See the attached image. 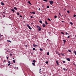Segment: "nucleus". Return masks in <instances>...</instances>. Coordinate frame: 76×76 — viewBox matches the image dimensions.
I'll use <instances>...</instances> for the list:
<instances>
[{"label": "nucleus", "mask_w": 76, "mask_h": 76, "mask_svg": "<svg viewBox=\"0 0 76 76\" xmlns=\"http://www.w3.org/2000/svg\"><path fill=\"white\" fill-rule=\"evenodd\" d=\"M64 44H65V43L64 42Z\"/></svg>", "instance_id": "nucleus-60"}, {"label": "nucleus", "mask_w": 76, "mask_h": 76, "mask_svg": "<svg viewBox=\"0 0 76 76\" xmlns=\"http://www.w3.org/2000/svg\"><path fill=\"white\" fill-rule=\"evenodd\" d=\"M42 26L43 27H45V25L44 24H43L42 25Z\"/></svg>", "instance_id": "nucleus-15"}, {"label": "nucleus", "mask_w": 76, "mask_h": 76, "mask_svg": "<svg viewBox=\"0 0 76 76\" xmlns=\"http://www.w3.org/2000/svg\"><path fill=\"white\" fill-rule=\"evenodd\" d=\"M31 25H33V23H31Z\"/></svg>", "instance_id": "nucleus-54"}, {"label": "nucleus", "mask_w": 76, "mask_h": 76, "mask_svg": "<svg viewBox=\"0 0 76 76\" xmlns=\"http://www.w3.org/2000/svg\"><path fill=\"white\" fill-rule=\"evenodd\" d=\"M32 13H33V14H34V15H35V12H33Z\"/></svg>", "instance_id": "nucleus-21"}, {"label": "nucleus", "mask_w": 76, "mask_h": 76, "mask_svg": "<svg viewBox=\"0 0 76 76\" xmlns=\"http://www.w3.org/2000/svg\"><path fill=\"white\" fill-rule=\"evenodd\" d=\"M66 35H68V33L67 32H66Z\"/></svg>", "instance_id": "nucleus-41"}, {"label": "nucleus", "mask_w": 76, "mask_h": 76, "mask_svg": "<svg viewBox=\"0 0 76 76\" xmlns=\"http://www.w3.org/2000/svg\"><path fill=\"white\" fill-rule=\"evenodd\" d=\"M41 73V71L39 70V73Z\"/></svg>", "instance_id": "nucleus-53"}, {"label": "nucleus", "mask_w": 76, "mask_h": 76, "mask_svg": "<svg viewBox=\"0 0 76 76\" xmlns=\"http://www.w3.org/2000/svg\"><path fill=\"white\" fill-rule=\"evenodd\" d=\"M56 64H57V66H58V61H56Z\"/></svg>", "instance_id": "nucleus-5"}, {"label": "nucleus", "mask_w": 76, "mask_h": 76, "mask_svg": "<svg viewBox=\"0 0 76 76\" xmlns=\"http://www.w3.org/2000/svg\"><path fill=\"white\" fill-rule=\"evenodd\" d=\"M39 50H40V51H43V50H42V49L41 48H40Z\"/></svg>", "instance_id": "nucleus-26"}, {"label": "nucleus", "mask_w": 76, "mask_h": 76, "mask_svg": "<svg viewBox=\"0 0 76 76\" xmlns=\"http://www.w3.org/2000/svg\"><path fill=\"white\" fill-rule=\"evenodd\" d=\"M37 28H38V31H41V30L42 29L41 28L40 26H37Z\"/></svg>", "instance_id": "nucleus-1"}, {"label": "nucleus", "mask_w": 76, "mask_h": 76, "mask_svg": "<svg viewBox=\"0 0 76 76\" xmlns=\"http://www.w3.org/2000/svg\"><path fill=\"white\" fill-rule=\"evenodd\" d=\"M61 55H62V56H64V54H61Z\"/></svg>", "instance_id": "nucleus-46"}, {"label": "nucleus", "mask_w": 76, "mask_h": 76, "mask_svg": "<svg viewBox=\"0 0 76 76\" xmlns=\"http://www.w3.org/2000/svg\"><path fill=\"white\" fill-rule=\"evenodd\" d=\"M5 61H6V60H4V62H5Z\"/></svg>", "instance_id": "nucleus-45"}, {"label": "nucleus", "mask_w": 76, "mask_h": 76, "mask_svg": "<svg viewBox=\"0 0 76 76\" xmlns=\"http://www.w3.org/2000/svg\"><path fill=\"white\" fill-rule=\"evenodd\" d=\"M60 16H61V17L62 16L61 15Z\"/></svg>", "instance_id": "nucleus-62"}, {"label": "nucleus", "mask_w": 76, "mask_h": 76, "mask_svg": "<svg viewBox=\"0 0 76 76\" xmlns=\"http://www.w3.org/2000/svg\"><path fill=\"white\" fill-rule=\"evenodd\" d=\"M49 3H50V4H53V3H54V2L53 1H50Z\"/></svg>", "instance_id": "nucleus-3"}, {"label": "nucleus", "mask_w": 76, "mask_h": 76, "mask_svg": "<svg viewBox=\"0 0 76 76\" xmlns=\"http://www.w3.org/2000/svg\"><path fill=\"white\" fill-rule=\"evenodd\" d=\"M39 22L40 23H41L42 24V22L41 20H40Z\"/></svg>", "instance_id": "nucleus-20"}, {"label": "nucleus", "mask_w": 76, "mask_h": 76, "mask_svg": "<svg viewBox=\"0 0 76 76\" xmlns=\"http://www.w3.org/2000/svg\"><path fill=\"white\" fill-rule=\"evenodd\" d=\"M30 13H31V14H32V12H30Z\"/></svg>", "instance_id": "nucleus-52"}, {"label": "nucleus", "mask_w": 76, "mask_h": 76, "mask_svg": "<svg viewBox=\"0 0 76 76\" xmlns=\"http://www.w3.org/2000/svg\"><path fill=\"white\" fill-rule=\"evenodd\" d=\"M10 64H8V66H9L10 65Z\"/></svg>", "instance_id": "nucleus-42"}, {"label": "nucleus", "mask_w": 76, "mask_h": 76, "mask_svg": "<svg viewBox=\"0 0 76 76\" xmlns=\"http://www.w3.org/2000/svg\"><path fill=\"white\" fill-rule=\"evenodd\" d=\"M47 40H48V39H47Z\"/></svg>", "instance_id": "nucleus-64"}, {"label": "nucleus", "mask_w": 76, "mask_h": 76, "mask_svg": "<svg viewBox=\"0 0 76 76\" xmlns=\"http://www.w3.org/2000/svg\"><path fill=\"white\" fill-rule=\"evenodd\" d=\"M28 3H29V4H31V5H32V4H31V2H30V1H28Z\"/></svg>", "instance_id": "nucleus-9"}, {"label": "nucleus", "mask_w": 76, "mask_h": 76, "mask_svg": "<svg viewBox=\"0 0 76 76\" xmlns=\"http://www.w3.org/2000/svg\"><path fill=\"white\" fill-rule=\"evenodd\" d=\"M48 20L49 21H51V19H50V18H48Z\"/></svg>", "instance_id": "nucleus-22"}, {"label": "nucleus", "mask_w": 76, "mask_h": 76, "mask_svg": "<svg viewBox=\"0 0 76 76\" xmlns=\"http://www.w3.org/2000/svg\"><path fill=\"white\" fill-rule=\"evenodd\" d=\"M47 8H50V6H48L47 7Z\"/></svg>", "instance_id": "nucleus-32"}, {"label": "nucleus", "mask_w": 76, "mask_h": 76, "mask_svg": "<svg viewBox=\"0 0 76 76\" xmlns=\"http://www.w3.org/2000/svg\"><path fill=\"white\" fill-rule=\"evenodd\" d=\"M41 68L40 69H39V70L41 71Z\"/></svg>", "instance_id": "nucleus-57"}, {"label": "nucleus", "mask_w": 76, "mask_h": 76, "mask_svg": "<svg viewBox=\"0 0 76 76\" xmlns=\"http://www.w3.org/2000/svg\"><path fill=\"white\" fill-rule=\"evenodd\" d=\"M59 14L60 16L61 15V14H60V13H59Z\"/></svg>", "instance_id": "nucleus-51"}, {"label": "nucleus", "mask_w": 76, "mask_h": 76, "mask_svg": "<svg viewBox=\"0 0 76 76\" xmlns=\"http://www.w3.org/2000/svg\"><path fill=\"white\" fill-rule=\"evenodd\" d=\"M49 54H50V53H49V52H48L47 53V55H48V56H49Z\"/></svg>", "instance_id": "nucleus-29"}, {"label": "nucleus", "mask_w": 76, "mask_h": 76, "mask_svg": "<svg viewBox=\"0 0 76 76\" xmlns=\"http://www.w3.org/2000/svg\"><path fill=\"white\" fill-rule=\"evenodd\" d=\"M67 12L68 13H70V11L68 10L67 11Z\"/></svg>", "instance_id": "nucleus-28"}, {"label": "nucleus", "mask_w": 76, "mask_h": 76, "mask_svg": "<svg viewBox=\"0 0 76 76\" xmlns=\"http://www.w3.org/2000/svg\"><path fill=\"white\" fill-rule=\"evenodd\" d=\"M32 61L33 63H35V62H36V61L35 60H33Z\"/></svg>", "instance_id": "nucleus-13"}, {"label": "nucleus", "mask_w": 76, "mask_h": 76, "mask_svg": "<svg viewBox=\"0 0 76 76\" xmlns=\"http://www.w3.org/2000/svg\"><path fill=\"white\" fill-rule=\"evenodd\" d=\"M58 55H59V56H60V54L58 53Z\"/></svg>", "instance_id": "nucleus-50"}, {"label": "nucleus", "mask_w": 76, "mask_h": 76, "mask_svg": "<svg viewBox=\"0 0 76 76\" xmlns=\"http://www.w3.org/2000/svg\"><path fill=\"white\" fill-rule=\"evenodd\" d=\"M68 51L70 53H72V51L70 50H69Z\"/></svg>", "instance_id": "nucleus-23"}, {"label": "nucleus", "mask_w": 76, "mask_h": 76, "mask_svg": "<svg viewBox=\"0 0 76 76\" xmlns=\"http://www.w3.org/2000/svg\"><path fill=\"white\" fill-rule=\"evenodd\" d=\"M63 70H66V69H65V68H63Z\"/></svg>", "instance_id": "nucleus-47"}, {"label": "nucleus", "mask_w": 76, "mask_h": 76, "mask_svg": "<svg viewBox=\"0 0 76 76\" xmlns=\"http://www.w3.org/2000/svg\"><path fill=\"white\" fill-rule=\"evenodd\" d=\"M7 42H12V41L10 40H7Z\"/></svg>", "instance_id": "nucleus-8"}, {"label": "nucleus", "mask_w": 76, "mask_h": 76, "mask_svg": "<svg viewBox=\"0 0 76 76\" xmlns=\"http://www.w3.org/2000/svg\"><path fill=\"white\" fill-rule=\"evenodd\" d=\"M61 33L62 34H63V35H64V33L63 32H61Z\"/></svg>", "instance_id": "nucleus-24"}, {"label": "nucleus", "mask_w": 76, "mask_h": 76, "mask_svg": "<svg viewBox=\"0 0 76 76\" xmlns=\"http://www.w3.org/2000/svg\"><path fill=\"white\" fill-rule=\"evenodd\" d=\"M73 64H74V63H73Z\"/></svg>", "instance_id": "nucleus-63"}, {"label": "nucleus", "mask_w": 76, "mask_h": 76, "mask_svg": "<svg viewBox=\"0 0 76 76\" xmlns=\"http://www.w3.org/2000/svg\"><path fill=\"white\" fill-rule=\"evenodd\" d=\"M34 47H37L38 46V45H36L35 44H33V45Z\"/></svg>", "instance_id": "nucleus-6"}, {"label": "nucleus", "mask_w": 76, "mask_h": 76, "mask_svg": "<svg viewBox=\"0 0 76 76\" xmlns=\"http://www.w3.org/2000/svg\"><path fill=\"white\" fill-rule=\"evenodd\" d=\"M66 60H67V61H70V58H66Z\"/></svg>", "instance_id": "nucleus-4"}, {"label": "nucleus", "mask_w": 76, "mask_h": 76, "mask_svg": "<svg viewBox=\"0 0 76 76\" xmlns=\"http://www.w3.org/2000/svg\"><path fill=\"white\" fill-rule=\"evenodd\" d=\"M42 7H44V6H42Z\"/></svg>", "instance_id": "nucleus-58"}, {"label": "nucleus", "mask_w": 76, "mask_h": 76, "mask_svg": "<svg viewBox=\"0 0 76 76\" xmlns=\"http://www.w3.org/2000/svg\"><path fill=\"white\" fill-rule=\"evenodd\" d=\"M45 23H46V25H48V23L47 22V21L45 20Z\"/></svg>", "instance_id": "nucleus-16"}, {"label": "nucleus", "mask_w": 76, "mask_h": 76, "mask_svg": "<svg viewBox=\"0 0 76 76\" xmlns=\"http://www.w3.org/2000/svg\"><path fill=\"white\" fill-rule=\"evenodd\" d=\"M5 12H6L5 11V12H4V13H5Z\"/></svg>", "instance_id": "nucleus-61"}, {"label": "nucleus", "mask_w": 76, "mask_h": 76, "mask_svg": "<svg viewBox=\"0 0 76 76\" xmlns=\"http://www.w3.org/2000/svg\"><path fill=\"white\" fill-rule=\"evenodd\" d=\"M45 63H46V64H48V61H47L45 62Z\"/></svg>", "instance_id": "nucleus-25"}, {"label": "nucleus", "mask_w": 76, "mask_h": 76, "mask_svg": "<svg viewBox=\"0 0 76 76\" xmlns=\"http://www.w3.org/2000/svg\"><path fill=\"white\" fill-rule=\"evenodd\" d=\"M74 53H75V55H76V51H74Z\"/></svg>", "instance_id": "nucleus-31"}, {"label": "nucleus", "mask_w": 76, "mask_h": 76, "mask_svg": "<svg viewBox=\"0 0 76 76\" xmlns=\"http://www.w3.org/2000/svg\"><path fill=\"white\" fill-rule=\"evenodd\" d=\"M13 63H16V61H15V60H13Z\"/></svg>", "instance_id": "nucleus-14"}, {"label": "nucleus", "mask_w": 76, "mask_h": 76, "mask_svg": "<svg viewBox=\"0 0 76 76\" xmlns=\"http://www.w3.org/2000/svg\"><path fill=\"white\" fill-rule=\"evenodd\" d=\"M64 10H65V11L66 10V9H64Z\"/></svg>", "instance_id": "nucleus-48"}, {"label": "nucleus", "mask_w": 76, "mask_h": 76, "mask_svg": "<svg viewBox=\"0 0 76 76\" xmlns=\"http://www.w3.org/2000/svg\"><path fill=\"white\" fill-rule=\"evenodd\" d=\"M11 11L13 12H15V10L14 9H12Z\"/></svg>", "instance_id": "nucleus-17"}, {"label": "nucleus", "mask_w": 76, "mask_h": 76, "mask_svg": "<svg viewBox=\"0 0 76 76\" xmlns=\"http://www.w3.org/2000/svg\"><path fill=\"white\" fill-rule=\"evenodd\" d=\"M62 22H64V21H62Z\"/></svg>", "instance_id": "nucleus-59"}, {"label": "nucleus", "mask_w": 76, "mask_h": 76, "mask_svg": "<svg viewBox=\"0 0 76 76\" xmlns=\"http://www.w3.org/2000/svg\"><path fill=\"white\" fill-rule=\"evenodd\" d=\"M26 25L27 26V27H28V28H29V29H30V30H32V28H31L29 25L28 24H26Z\"/></svg>", "instance_id": "nucleus-2"}, {"label": "nucleus", "mask_w": 76, "mask_h": 76, "mask_svg": "<svg viewBox=\"0 0 76 76\" xmlns=\"http://www.w3.org/2000/svg\"><path fill=\"white\" fill-rule=\"evenodd\" d=\"M44 1H46V2H47L48 1V0H43Z\"/></svg>", "instance_id": "nucleus-18"}, {"label": "nucleus", "mask_w": 76, "mask_h": 76, "mask_svg": "<svg viewBox=\"0 0 76 76\" xmlns=\"http://www.w3.org/2000/svg\"><path fill=\"white\" fill-rule=\"evenodd\" d=\"M69 23L70 24H71V25H73V23H72L70 22H69Z\"/></svg>", "instance_id": "nucleus-19"}, {"label": "nucleus", "mask_w": 76, "mask_h": 76, "mask_svg": "<svg viewBox=\"0 0 76 76\" xmlns=\"http://www.w3.org/2000/svg\"><path fill=\"white\" fill-rule=\"evenodd\" d=\"M25 47L27 48L28 47V46L27 45H25Z\"/></svg>", "instance_id": "nucleus-38"}, {"label": "nucleus", "mask_w": 76, "mask_h": 76, "mask_svg": "<svg viewBox=\"0 0 76 76\" xmlns=\"http://www.w3.org/2000/svg\"><path fill=\"white\" fill-rule=\"evenodd\" d=\"M63 41L64 42V43H65V42H66V40H65V39L63 40Z\"/></svg>", "instance_id": "nucleus-12"}, {"label": "nucleus", "mask_w": 76, "mask_h": 76, "mask_svg": "<svg viewBox=\"0 0 76 76\" xmlns=\"http://www.w3.org/2000/svg\"><path fill=\"white\" fill-rule=\"evenodd\" d=\"M68 38H70V36H68L67 37Z\"/></svg>", "instance_id": "nucleus-37"}, {"label": "nucleus", "mask_w": 76, "mask_h": 76, "mask_svg": "<svg viewBox=\"0 0 76 76\" xmlns=\"http://www.w3.org/2000/svg\"><path fill=\"white\" fill-rule=\"evenodd\" d=\"M10 56H12V54L10 53Z\"/></svg>", "instance_id": "nucleus-34"}, {"label": "nucleus", "mask_w": 76, "mask_h": 76, "mask_svg": "<svg viewBox=\"0 0 76 76\" xmlns=\"http://www.w3.org/2000/svg\"><path fill=\"white\" fill-rule=\"evenodd\" d=\"M3 17H4V16H5V15H3Z\"/></svg>", "instance_id": "nucleus-56"}, {"label": "nucleus", "mask_w": 76, "mask_h": 76, "mask_svg": "<svg viewBox=\"0 0 76 76\" xmlns=\"http://www.w3.org/2000/svg\"><path fill=\"white\" fill-rule=\"evenodd\" d=\"M17 15H20V14L19 12L17 13Z\"/></svg>", "instance_id": "nucleus-27"}, {"label": "nucleus", "mask_w": 76, "mask_h": 76, "mask_svg": "<svg viewBox=\"0 0 76 76\" xmlns=\"http://www.w3.org/2000/svg\"><path fill=\"white\" fill-rule=\"evenodd\" d=\"M20 17H21V18H22V16L20 15Z\"/></svg>", "instance_id": "nucleus-40"}, {"label": "nucleus", "mask_w": 76, "mask_h": 76, "mask_svg": "<svg viewBox=\"0 0 76 76\" xmlns=\"http://www.w3.org/2000/svg\"><path fill=\"white\" fill-rule=\"evenodd\" d=\"M63 63H66V61H63Z\"/></svg>", "instance_id": "nucleus-30"}, {"label": "nucleus", "mask_w": 76, "mask_h": 76, "mask_svg": "<svg viewBox=\"0 0 76 76\" xmlns=\"http://www.w3.org/2000/svg\"><path fill=\"white\" fill-rule=\"evenodd\" d=\"M54 18H57V16L56 15H55V16H54Z\"/></svg>", "instance_id": "nucleus-35"}, {"label": "nucleus", "mask_w": 76, "mask_h": 76, "mask_svg": "<svg viewBox=\"0 0 76 76\" xmlns=\"http://www.w3.org/2000/svg\"><path fill=\"white\" fill-rule=\"evenodd\" d=\"M38 10H41V9L40 8H39Z\"/></svg>", "instance_id": "nucleus-44"}, {"label": "nucleus", "mask_w": 76, "mask_h": 76, "mask_svg": "<svg viewBox=\"0 0 76 76\" xmlns=\"http://www.w3.org/2000/svg\"><path fill=\"white\" fill-rule=\"evenodd\" d=\"M13 8L14 9H15L16 10H18V8L16 7H14Z\"/></svg>", "instance_id": "nucleus-7"}, {"label": "nucleus", "mask_w": 76, "mask_h": 76, "mask_svg": "<svg viewBox=\"0 0 76 76\" xmlns=\"http://www.w3.org/2000/svg\"><path fill=\"white\" fill-rule=\"evenodd\" d=\"M31 18H32H32H33V16H31Z\"/></svg>", "instance_id": "nucleus-43"}, {"label": "nucleus", "mask_w": 76, "mask_h": 76, "mask_svg": "<svg viewBox=\"0 0 76 76\" xmlns=\"http://www.w3.org/2000/svg\"><path fill=\"white\" fill-rule=\"evenodd\" d=\"M65 70H66V71H67V69H66Z\"/></svg>", "instance_id": "nucleus-55"}, {"label": "nucleus", "mask_w": 76, "mask_h": 76, "mask_svg": "<svg viewBox=\"0 0 76 76\" xmlns=\"http://www.w3.org/2000/svg\"><path fill=\"white\" fill-rule=\"evenodd\" d=\"M76 15L75 14L74 15V17H76Z\"/></svg>", "instance_id": "nucleus-39"}, {"label": "nucleus", "mask_w": 76, "mask_h": 76, "mask_svg": "<svg viewBox=\"0 0 76 76\" xmlns=\"http://www.w3.org/2000/svg\"><path fill=\"white\" fill-rule=\"evenodd\" d=\"M32 65H33V66H35V63H32Z\"/></svg>", "instance_id": "nucleus-10"}, {"label": "nucleus", "mask_w": 76, "mask_h": 76, "mask_svg": "<svg viewBox=\"0 0 76 76\" xmlns=\"http://www.w3.org/2000/svg\"><path fill=\"white\" fill-rule=\"evenodd\" d=\"M8 63H9V64H11L10 63V61H8Z\"/></svg>", "instance_id": "nucleus-36"}, {"label": "nucleus", "mask_w": 76, "mask_h": 76, "mask_svg": "<svg viewBox=\"0 0 76 76\" xmlns=\"http://www.w3.org/2000/svg\"><path fill=\"white\" fill-rule=\"evenodd\" d=\"M7 59H8L9 58V57H7Z\"/></svg>", "instance_id": "nucleus-49"}, {"label": "nucleus", "mask_w": 76, "mask_h": 76, "mask_svg": "<svg viewBox=\"0 0 76 76\" xmlns=\"http://www.w3.org/2000/svg\"><path fill=\"white\" fill-rule=\"evenodd\" d=\"M1 4L2 6H3L4 5V3H3V2H1Z\"/></svg>", "instance_id": "nucleus-11"}, {"label": "nucleus", "mask_w": 76, "mask_h": 76, "mask_svg": "<svg viewBox=\"0 0 76 76\" xmlns=\"http://www.w3.org/2000/svg\"><path fill=\"white\" fill-rule=\"evenodd\" d=\"M33 50H35V48H33Z\"/></svg>", "instance_id": "nucleus-33"}]
</instances>
